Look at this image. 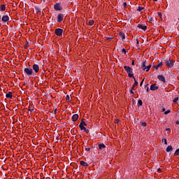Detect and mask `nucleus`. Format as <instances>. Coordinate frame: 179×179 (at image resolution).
I'll return each mask as SVG.
<instances>
[{
    "instance_id": "obj_1",
    "label": "nucleus",
    "mask_w": 179,
    "mask_h": 179,
    "mask_svg": "<svg viewBox=\"0 0 179 179\" xmlns=\"http://www.w3.org/2000/svg\"><path fill=\"white\" fill-rule=\"evenodd\" d=\"M124 69L127 72L129 78H134V74L132 73L134 70L132 69V68L124 66Z\"/></svg>"
},
{
    "instance_id": "obj_2",
    "label": "nucleus",
    "mask_w": 179,
    "mask_h": 179,
    "mask_svg": "<svg viewBox=\"0 0 179 179\" xmlns=\"http://www.w3.org/2000/svg\"><path fill=\"white\" fill-rule=\"evenodd\" d=\"M9 20H10L9 15H4L1 17V22H3V23H7Z\"/></svg>"
},
{
    "instance_id": "obj_3",
    "label": "nucleus",
    "mask_w": 179,
    "mask_h": 179,
    "mask_svg": "<svg viewBox=\"0 0 179 179\" xmlns=\"http://www.w3.org/2000/svg\"><path fill=\"white\" fill-rule=\"evenodd\" d=\"M24 72H25L27 75H33V69L29 67L25 68L24 69Z\"/></svg>"
},
{
    "instance_id": "obj_4",
    "label": "nucleus",
    "mask_w": 179,
    "mask_h": 179,
    "mask_svg": "<svg viewBox=\"0 0 179 179\" xmlns=\"http://www.w3.org/2000/svg\"><path fill=\"white\" fill-rule=\"evenodd\" d=\"M33 71H34L35 73H38L40 72V66H38V64H34L32 66Z\"/></svg>"
},
{
    "instance_id": "obj_5",
    "label": "nucleus",
    "mask_w": 179,
    "mask_h": 179,
    "mask_svg": "<svg viewBox=\"0 0 179 179\" xmlns=\"http://www.w3.org/2000/svg\"><path fill=\"white\" fill-rule=\"evenodd\" d=\"M165 64H166V66H169V68H171V66H173V65H174V64L173 63V61H171L170 59L165 60Z\"/></svg>"
},
{
    "instance_id": "obj_6",
    "label": "nucleus",
    "mask_w": 179,
    "mask_h": 179,
    "mask_svg": "<svg viewBox=\"0 0 179 179\" xmlns=\"http://www.w3.org/2000/svg\"><path fill=\"white\" fill-rule=\"evenodd\" d=\"M64 30L62 29H57L55 30V34L56 36H62V33H63Z\"/></svg>"
},
{
    "instance_id": "obj_7",
    "label": "nucleus",
    "mask_w": 179,
    "mask_h": 179,
    "mask_svg": "<svg viewBox=\"0 0 179 179\" xmlns=\"http://www.w3.org/2000/svg\"><path fill=\"white\" fill-rule=\"evenodd\" d=\"M64 20V14H59L57 16V22L61 23Z\"/></svg>"
},
{
    "instance_id": "obj_8",
    "label": "nucleus",
    "mask_w": 179,
    "mask_h": 179,
    "mask_svg": "<svg viewBox=\"0 0 179 179\" xmlns=\"http://www.w3.org/2000/svg\"><path fill=\"white\" fill-rule=\"evenodd\" d=\"M158 79H159V80H161V82L166 83V78L163 76V75H159Z\"/></svg>"
},
{
    "instance_id": "obj_9",
    "label": "nucleus",
    "mask_w": 179,
    "mask_h": 179,
    "mask_svg": "<svg viewBox=\"0 0 179 179\" xmlns=\"http://www.w3.org/2000/svg\"><path fill=\"white\" fill-rule=\"evenodd\" d=\"M79 127L80 128L81 131H84L85 132H86V134H88L89 129H86L85 126H82V124H80Z\"/></svg>"
},
{
    "instance_id": "obj_10",
    "label": "nucleus",
    "mask_w": 179,
    "mask_h": 179,
    "mask_svg": "<svg viewBox=\"0 0 179 179\" xmlns=\"http://www.w3.org/2000/svg\"><path fill=\"white\" fill-rule=\"evenodd\" d=\"M159 89V87L156 84H153L150 86V90L155 91Z\"/></svg>"
},
{
    "instance_id": "obj_11",
    "label": "nucleus",
    "mask_w": 179,
    "mask_h": 179,
    "mask_svg": "<svg viewBox=\"0 0 179 179\" xmlns=\"http://www.w3.org/2000/svg\"><path fill=\"white\" fill-rule=\"evenodd\" d=\"M78 119H79V115L78 114H74L72 117V120L73 122H75V121H78Z\"/></svg>"
},
{
    "instance_id": "obj_12",
    "label": "nucleus",
    "mask_w": 179,
    "mask_h": 179,
    "mask_svg": "<svg viewBox=\"0 0 179 179\" xmlns=\"http://www.w3.org/2000/svg\"><path fill=\"white\" fill-rule=\"evenodd\" d=\"M6 10V6L1 4L0 6V12H5Z\"/></svg>"
},
{
    "instance_id": "obj_13",
    "label": "nucleus",
    "mask_w": 179,
    "mask_h": 179,
    "mask_svg": "<svg viewBox=\"0 0 179 179\" xmlns=\"http://www.w3.org/2000/svg\"><path fill=\"white\" fill-rule=\"evenodd\" d=\"M54 8L55 10H61L62 9L61 6H59V4H55Z\"/></svg>"
},
{
    "instance_id": "obj_14",
    "label": "nucleus",
    "mask_w": 179,
    "mask_h": 179,
    "mask_svg": "<svg viewBox=\"0 0 179 179\" xmlns=\"http://www.w3.org/2000/svg\"><path fill=\"white\" fill-rule=\"evenodd\" d=\"M6 96L7 97V99H12V97H13V95L12 94V92H9L6 94Z\"/></svg>"
},
{
    "instance_id": "obj_15",
    "label": "nucleus",
    "mask_w": 179,
    "mask_h": 179,
    "mask_svg": "<svg viewBox=\"0 0 179 179\" xmlns=\"http://www.w3.org/2000/svg\"><path fill=\"white\" fill-rule=\"evenodd\" d=\"M150 68H152V65L150 64L148 66H145V68L143 69V71H146V72H149L150 70Z\"/></svg>"
},
{
    "instance_id": "obj_16",
    "label": "nucleus",
    "mask_w": 179,
    "mask_h": 179,
    "mask_svg": "<svg viewBox=\"0 0 179 179\" xmlns=\"http://www.w3.org/2000/svg\"><path fill=\"white\" fill-rule=\"evenodd\" d=\"M138 29H141L142 30H146V29H147V27L145 25H143V24H139L138 26Z\"/></svg>"
},
{
    "instance_id": "obj_17",
    "label": "nucleus",
    "mask_w": 179,
    "mask_h": 179,
    "mask_svg": "<svg viewBox=\"0 0 179 179\" xmlns=\"http://www.w3.org/2000/svg\"><path fill=\"white\" fill-rule=\"evenodd\" d=\"M119 36H120V37H121V38H122V40H125V34H124V33L120 32V33L119 34Z\"/></svg>"
},
{
    "instance_id": "obj_18",
    "label": "nucleus",
    "mask_w": 179,
    "mask_h": 179,
    "mask_svg": "<svg viewBox=\"0 0 179 179\" xmlns=\"http://www.w3.org/2000/svg\"><path fill=\"white\" fill-rule=\"evenodd\" d=\"M163 66V62H160L159 64H157L155 66V69H159V68H160V66Z\"/></svg>"
},
{
    "instance_id": "obj_19",
    "label": "nucleus",
    "mask_w": 179,
    "mask_h": 179,
    "mask_svg": "<svg viewBox=\"0 0 179 179\" xmlns=\"http://www.w3.org/2000/svg\"><path fill=\"white\" fill-rule=\"evenodd\" d=\"M106 148V145L104 144H99V149L100 150H102V149H104Z\"/></svg>"
},
{
    "instance_id": "obj_20",
    "label": "nucleus",
    "mask_w": 179,
    "mask_h": 179,
    "mask_svg": "<svg viewBox=\"0 0 179 179\" xmlns=\"http://www.w3.org/2000/svg\"><path fill=\"white\" fill-rule=\"evenodd\" d=\"M141 68H142L143 71V69H145V68H146V62H143L141 63Z\"/></svg>"
},
{
    "instance_id": "obj_21",
    "label": "nucleus",
    "mask_w": 179,
    "mask_h": 179,
    "mask_svg": "<svg viewBox=\"0 0 179 179\" xmlns=\"http://www.w3.org/2000/svg\"><path fill=\"white\" fill-rule=\"evenodd\" d=\"M171 150H173V147H172L171 145H169V146L166 148V152H171Z\"/></svg>"
},
{
    "instance_id": "obj_22",
    "label": "nucleus",
    "mask_w": 179,
    "mask_h": 179,
    "mask_svg": "<svg viewBox=\"0 0 179 179\" xmlns=\"http://www.w3.org/2000/svg\"><path fill=\"white\" fill-rule=\"evenodd\" d=\"M88 24H89V26H93V25L94 24V20H90L88 22Z\"/></svg>"
},
{
    "instance_id": "obj_23",
    "label": "nucleus",
    "mask_w": 179,
    "mask_h": 179,
    "mask_svg": "<svg viewBox=\"0 0 179 179\" xmlns=\"http://www.w3.org/2000/svg\"><path fill=\"white\" fill-rule=\"evenodd\" d=\"M133 78L134 80V83L133 85L132 89H134V87H135V86H136L138 85V81H136V79L135 78V77H133Z\"/></svg>"
},
{
    "instance_id": "obj_24",
    "label": "nucleus",
    "mask_w": 179,
    "mask_h": 179,
    "mask_svg": "<svg viewBox=\"0 0 179 179\" xmlns=\"http://www.w3.org/2000/svg\"><path fill=\"white\" fill-rule=\"evenodd\" d=\"M80 165L83 166V167H86L87 166V163L85 162L84 161H81Z\"/></svg>"
},
{
    "instance_id": "obj_25",
    "label": "nucleus",
    "mask_w": 179,
    "mask_h": 179,
    "mask_svg": "<svg viewBox=\"0 0 179 179\" xmlns=\"http://www.w3.org/2000/svg\"><path fill=\"white\" fill-rule=\"evenodd\" d=\"M80 125H82V127H86L87 124H86V122H85V121H82Z\"/></svg>"
},
{
    "instance_id": "obj_26",
    "label": "nucleus",
    "mask_w": 179,
    "mask_h": 179,
    "mask_svg": "<svg viewBox=\"0 0 179 179\" xmlns=\"http://www.w3.org/2000/svg\"><path fill=\"white\" fill-rule=\"evenodd\" d=\"M178 155H179V148L176 150V151L175 152L174 155L175 156H178Z\"/></svg>"
},
{
    "instance_id": "obj_27",
    "label": "nucleus",
    "mask_w": 179,
    "mask_h": 179,
    "mask_svg": "<svg viewBox=\"0 0 179 179\" xmlns=\"http://www.w3.org/2000/svg\"><path fill=\"white\" fill-rule=\"evenodd\" d=\"M142 104H143L142 100H138V105L139 106H142Z\"/></svg>"
},
{
    "instance_id": "obj_28",
    "label": "nucleus",
    "mask_w": 179,
    "mask_h": 179,
    "mask_svg": "<svg viewBox=\"0 0 179 179\" xmlns=\"http://www.w3.org/2000/svg\"><path fill=\"white\" fill-rule=\"evenodd\" d=\"M137 10H138V12L143 10V7H138Z\"/></svg>"
},
{
    "instance_id": "obj_29",
    "label": "nucleus",
    "mask_w": 179,
    "mask_h": 179,
    "mask_svg": "<svg viewBox=\"0 0 179 179\" xmlns=\"http://www.w3.org/2000/svg\"><path fill=\"white\" fill-rule=\"evenodd\" d=\"M162 142H164L165 143V145H167V139L163 138Z\"/></svg>"
},
{
    "instance_id": "obj_30",
    "label": "nucleus",
    "mask_w": 179,
    "mask_h": 179,
    "mask_svg": "<svg viewBox=\"0 0 179 179\" xmlns=\"http://www.w3.org/2000/svg\"><path fill=\"white\" fill-rule=\"evenodd\" d=\"M141 125H142L143 127H146L147 124H146L145 122H141Z\"/></svg>"
},
{
    "instance_id": "obj_31",
    "label": "nucleus",
    "mask_w": 179,
    "mask_h": 179,
    "mask_svg": "<svg viewBox=\"0 0 179 179\" xmlns=\"http://www.w3.org/2000/svg\"><path fill=\"white\" fill-rule=\"evenodd\" d=\"M178 100V97H176L174 99H173V103H177V101Z\"/></svg>"
},
{
    "instance_id": "obj_32",
    "label": "nucleus",
    "mask_w": 179,
    "mask_h": 179,
    "mask_svg": "<svg viewBox=\"0 0 179 179\" xmlns=\"http://www.w3.org/2000/svg\"><path fill=\"white\" fill-rule=\"evenodd\" d=\"M169 113H171V110H168L164 112V114L166 115V114H169Z\"/></svg>"
},
{
    "instance_id": "obj_33",
    "label": "nucleus",
    "mask_w": 179,
    "mask_h": 179,
    "mask_svg": "<svg viewBox=\"0 0 179 179\" xmlns=\"http://www.w3.org/2000/svg\"><path fill=\"white\" fill-rule=\"evenodd\" d=\"M66 99L67 101H69L71 98L69 97V95H66Z\"/></svg>"
},
{
    "instance_id": "obj_34",
    "label": "nucleus",
    "mask_w": 179,
    "mask_h": 179,
    "mask_svg": "<svg viewBox=\"0 0 179 179\" xmlns=\"http://www.w3.org/2000/svg\"><path fill=\"white\" fill-rule=\"evenodd\" d=\"M118 122H120V120L118 119H116L115 120V124H118Z\"/></svg>"
},
{
    "instance_id": "obj_35",
    "label": "nucleus",
    "mask_w": 179,
    "mask_h": 179,
    "mask_svg": "<svg viewBox=\"0 0 179 179\" xmlns=\"http://www.w3.org/2000/svg\"><path fill=\"white\" fill-rule=\"evenodd\" d=\"M122 52H124V54H127V50L125 49H122Z\"/></svg>"
},
{
    "instance_id": "obj_36",
    "label": "nucleus",
    "mask_w": 179,
    "mask_h": 179,
    "mask_svg": "<svg viewBox=\"0 0 179 179\" xmlns=\"http://www.w3.org/2000/svg\"><path fill=\"white\" fill-rule=\"evenodd\" d=\"M145 81V79H143L141 82V83H140V86H142L143 85V82Z\"/></svg>"
},
{
    "instance_id": "obj_37",
    "label": "nucleus",
    "mask_w": 179,
    "mask_h": 179,
    "mask_svg": "<svg viewBox=\"0 0 179 179\" xmlns=\"http://www.w3.org/2000/svg\"><path fill=\"white\" fill-rule=\"evenodd\" d=\"M29 110L31 112V113H33V111H34V109H33V108H29Z\"/></svg>"
},
{
    "instance_id": "obj_38",
    "label": "nucleus",
    "mask_w": 179,
    "mask_h": 179,
    "mask_svg": "<svg viewBox=\"0 0 179 179\" xmlns=\"http://www.w3.org/2000/svg\"><path fill=\"white\" fill-rule=\"evenodd\" d=\"M85 150H86V152H90V148H85Z\"/></svg>"
},
{
    "instance_id": "obj_39",
    "label": "nucleus",
    "mask_w": 179,
    "mask_h": 179,
    "mask_svg": "<svg viewBox=\"0 0 179 179\" xmlns=\"http://www.w3.org/2000/svg\"><path fill=\"white\" fill-rule=\"evenodd\" d=\"M123 6H124V8H127V3H124Z\"/></svg>"
},
{
    "instance_id": "obj_40",
    "label": "nucleus",
    "mask_w": 179,
    "mask_h": 179,
    "mask_svg": "<svg viewBox=\"0 0 179 179\" xmlns=\"http://www.w3.org/2000/svg\"><path fill=\"white\" fill-rule=\"evenodd\" d=\"M131 65H135V61H132V62H131Z\"/></svg>"
},
{
    "instance_id": "obj_41",
    "label": "nucleus",
    "mask_w": 179,
    "mask_h": 179,
    "mask_svg": "<svg viewBox=\"0 0 179 179\" xmlns=\"http://www.w3.org/2000/svg\"><path fill=\"white\" fill-rule=\"evenodd\" d=\"M164 111H166V108H162V113H164Z\"/></svg>"
},
{
    "instance_id": "obj_42",
    "label": "nucleus",
    "mask_w": 179,
    "mask_h": 179,
    "mask_svg": "<svg viewBox=\"0 0 179 179\" xmlns=\"http://www.w3.org/2000/svg\"><path fill=\"white\" fill-rule=\"evenodd\" d=\"M152 17H150V20H149V22H152Z\"/></svg>"
},
{
    "instance_id": "obj_43",
    "label": "nucleus",
    "mask_w": 179,
    "mask_h": 179,
    "mask_svg": "<svg viewBox=\"0 0 179 179\" xmlns=\"http://www.w3.org/2000/svg\"><path fill=\"white\" fill-rule=\"evenodd\" d=\"M176 125H179V121L176 122Z\"/></svg>"
},
{
    "instance_id": "obj_44",
    "label": "nucleus",
    "mask_w": 179,
    "mask_h": 179,
    "mask_svg": "<svg viewBox=\"0 0 179 179\" xmlns=\"http://www.w3.org/2000/svg\"><path fill=\"white\" fill-rule=\"evenodd\" d=\"M166 131H170V128L166 129Z\"/></svg>"
},
{
    "instance_id": "obj_45",
    "label": "nucleus",
    "mask_w": 179,
    "mask_h": 179,
    "mask_svg": "<svg viewBox=\"0 0 179 179\" xmlns=\"http://www.w3.org/2000/svg\"><path fill=\"white\" fill-rule=\"evenodd\" d=\"M131 93L132 94H134V91L131 90Z\"/></svg>"
},
{
    "instance_id": "obj_46",
    "label": "nucleus",
    "mask_w": 179,
    "mask_h": 179,
    "mask_svg": "<svg viewBox=\"0 0 179 179\" xmlns=\"http://www.w3.org/2000/svg\"><path fill=\"white\" fill-rule=\"evenodd\" d=\"M147 92H149V87L147 88Z\"/></svg>"
},
{
    "instance_id": "obj_47",
    "label": "nucleus",
    "mask_w": 179,
    "mask_h": 179,
    "mask_svg": "<svg viewBox=\"0 0 179 179\" xmlns=\"http://www.w3.org/2000/svg\"><path fill=\"white\" fill-rule=\"evenodd\" d=\"M1 19V15H0V20Z\"/></svg>"
},
{
    "instance_id": "obj_48",
    "label": "nucleus",
    "mask_w": 179,
    "mask_h": 179,
    "mask_svg": "<svg viewBox=\"0 0 179 179\" xmlns=\"http://www.w3.org/2000/svg\"><path fill=\"white\" fill-rule=\"evenodd\" d=\"M153 1H157V0H153Z\"/></svg>"
},
{
    "instance_id": "obj_49",
    "label": "nucleus",
    "mask_w": 179,
    "mask_h": 179,
    "mask_svg": "<svg viewBox=\"0 0 179 179\" xmlns=\"http://www.w3.org/2000/svg\"><path fill=\"white\" fill-rule=\"evenodd\" d=\"M44 1H45V0H43Z\"/></svg>"
}]
</instances>
